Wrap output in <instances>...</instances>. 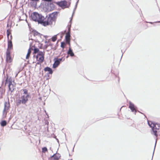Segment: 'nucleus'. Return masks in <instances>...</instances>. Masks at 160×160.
I'll return each mask as SVG.
<instances>
[{"instance_id":"1","label":"nucleus","mask_w":160,"mask_h":160,"mask_svg":"<svg viewBox=\"0 0 160 160\" xmlns=\"http://www.w3.org/2000/svg\"><path fill=\"white\" fill-rule=\"evenodd\" d=\"M43 16L38 12H34L31 14L30 18L32 21L37 22L38 23L39 21L41 19Z\"/></svg>"},{"instance_id":"2","label":"nucleus","mask_w":160,"mask_h":160,"mask_svg":"<svg viewBox=\"0 0 160 160\" xmlns=\"http://www.w3.org/2000/svg\"><path fill=\"white\" fill-rule=\"evenodd\" d=\"M160 129V124L157 123H153V126L152 127V130L153 132L152 134H154L156 137H157V130Z\"/></svg>"},{"instance_id":"3","label":"nucleus","mask_w":160,"mask_h":160,"mask_svg":"<svg viewBox=\"0 0 160 160\" xmlns=\"http://www.w3.org/2000/svg\"><path fill=\"white\" fill-rule=\"evenodd\" d=\"M43 1L47 2V4L48 5L47 8L48 10L51 11L54 9V5L53 3V0H44Z\"/></svg>"},{"instance_id":"4","label":"nucleus","mask_w":160,"mask_h":160,"mask_svg":"<svg viewBox=\"0 0 160 160\" xmlns=\"http://www.w3.org/2000/svg\"><path fill=\"white\" fill-rule=\"evenodd\" d=\"M5 81V84H6L7 83L9 82V84L8 85L9 90L12 92L13 91L14 89L15 88V85L12 83L11 81H8V78L6 79Z\"/></svg>"},{"instance_id":"5","label":"nucleus","mask_w":160,"mask_h":160,"mask_svg":"<svg viewBox=\"0 0 160 160\" xmlns=\"http://www.w3.org/2000/svg\"><path fill=\"white\" fill-rule=\"evenodd\" d=\"M56 3L59 7L62 8H66V7L67 5V2L66 0H64L60 1L57 2H56Z\"/></svg>"},{"instance_id":"6","label":"nucleus","mask_w":160,"mask_h":160,"mask_svg":"<svg viewBox=\"0 0 160 160\" xmlns=\"http://www.w3.org/2000/svg\"><path fill=\"white\" fill-rule=\"evenodd\" d=\"M129 108L130 109L132 112H135V114H136V113L137 111V107L130 101L129 102Z\"/></svg>"},{"instance_id":"7","label":"nucleus","mask_w":160,"mask_h":160,"mask_svg":"<svg viewBox=\"0 0 160 160\" xmlns=\"http://www.w3.org/2000/svg\"><path fill=\"white\" fill-rule=\"evenodd\" d=\"M70 33L69 32V31L67 32L65 36V40L66 43L69 46H70Z\"/></svg>"},{"instance_id":"8","label":"nucleus","mask_w":160,"mask_h":160,"mask_svg":"<svg viewBox=\"0 0 160 160\" xmlns=\"http://www.w3.org/2000/svg\"><path fill=\"white\" fill-rule=\"evenodd\" d=\"M61 157V155L59 153H57V152L55 153H54L53 155L51 156L50 158H52L54 160H58Z\"/></svg>"},{"instance_id":"9","label":"nucleus","mask_w":160,"mask_h":160,"mask_svg":"<svg viewBox=\"0 0 160 160\" xmlns=\"http://www.w3.org/2000/svg\"><path fill=\"white\" fill-rule=\"evenodd\" d=\"M45 19V18L44 16H43L41 19L39 21L38 23L41 24L44 26H46L47 25H49V24L48 23V22H47V20L45 21H44Z\"/></svg>"},{"instance_id":"10","label":"nucleus","mask_w":160,"mask_h":160,"mask_svg":"<svg viewBox=\"0 0 160 160\" xmlns=\"http://www.w3.org/2000/svg\"><path fill=\"white\" fill-rule=\"evenodd\" d=\"M58 12H54L51 13L49 14L48 15L49 18H51V19H53L55 21L56 17L57 16Z\"/></svg>"},{"instance_id":"11","label":"nucleus","mask_w":160,"mask_h":160,"mask_svg":"<svg viewBox=\"0 0 160 160\" xmlns=\"http://www.w3.org/2000/svg\"><path fill=\"white\" fill-rule=\"evenodd\" d=\"M32 34L34 37L35 36H38L40 38H41V36L42 35V34L38 32V31L35 30H32Z\"/></svg>"},{"instance_id":"12","label":"nucleus","mask_w":160,"mask_h":160,"mask_svg":"<svg viewBox=\"0 0 160 160\" xmlns=\"http://www.w3.org/2000/svg\"><path fill=\"white\" fill-rule=\"evenodd\" d=\"M9 108V103L8 102H5L4 104V108L3 111V114H4V112L6 110H8Z\"/></svg>"},{"instance_id":"13","label":"nucleus","mask_w":160,"mask_h":160,"mask_svg":"<svg viewBox=\"0 0 160 160\" xmlns=\"http://www.w3.org/2000/svg\"><path fill=\"white\" fill-rule=\"evenodd\" d=\"M54 62L53 64L52 67L54 68H57L60 64V62L57 59L54 58Z\"/></svg>"},{"instance_id":"14","label":"nucleus","mask_w":160,"mask_h":160,"mask_svg":"<svg viewBox=\"0 0 160 160\" xmlns=\"http://www.w3.org/2000/svg\"><path fill=\"white\" fill-rule=\"evenodd\" d=\"M44 71L45 72H48L50 74H52L53 73V71L52 68L48 67H47L44 68Z\"/></svg>"},{"instance_id":"15","label":"nucleus","mask_w":160,"mask_h":160,"mask_svg":"<svg viewBox=\"0 0 160 160\" xmlns=\"http://www.w3.org/2000/svg\"><path fill=\"white\" fill-rule=\"evenodd\" d=\"M21 98L23 104H25L28 101V99L25 98L24 95H22L21 96Z\"/></svg>"},{"instance_id":"16","label":"nucleus","mask_w":160,"mask_h":160,"mask_svg":"<svg viewBox=\"0 0 160 160\" xmlns=\"http://www.w3.org/2000/svg\"><path fill=\"white\" fill-rule=\"evenodd\" d=\"M67 54L70 56L72 57L75 56L72 50L70 47H69V49L67 52Z\"/></svg>"},{"instance_id":"17","label":"nucleus","mask_w":160,"mask_h":160,"mask_svg":"<svg viewBox=\"0 0 160 160\" xmlns=\"http://www.w3.org/2000/svg\"><path fill=\"white\" fill-rule=\"evenodd\" d=\"M13 45L12 40H8V47L7 49H12Z\"/></svg>"},{"instance_id":"18","label":"nucleus","mask_w":160,"mask_h":160,"mask_svg":"<svg viewBox=\"0 0 160 160\" xmlns=\"http://www.w3.org/2000/svg\"><path fill=\"white\" fill-rule=\"evenodd\" d=\"M51 18H49L48 17V18L47 21L48 22V23L49 25H51L52 24L53 22H55V21H54L53 19H51Z\"/></svg>"},{"instance_id":"19","label":"nucleus","mask_w":160,"mask_h":160,"mask_svg":"<svg viewBox=\"0 0 160 160\" xmlns=\"http://www.w3.org/2000/svg\"><path fill=\"white\" fill-rule=\"evenodd\" d=\"M31 52V50L30 48H29L28 50V52L26 56V59H28L29 58L30 54Z\"/></svg>"},{"instance_id":"20","label":"nucleus","mask_w":160,"mask_h":160,"mask_svg":"<svg viewBox=\"0 0 160 160\" xmlns=\"http://www.w3.org/2000/svg\"><path fill=\"white\" fill-rule=\"evenodd\" d=\"M6 61L7 62H11L12 58L10 55L6 56Z\"/></svg>"},{"instance_id":"21","label":"nucleus","mask_w":160,"mask_h":160,"mask_svg":"<svg viewBox=\"0 0 160 160\" xmlns=\"http://www.w3.org/2000/svg\"><path fill=\"white\" fill-rule=\"evenodd\" d=\"M32 47H34V49H33L34 52H33V53L36 54V53H38V52L39 51V49L37 48L34 46H32Z\"/></svg>"},{"instance_id":"22","label":"nucleus","mask_w":160,"mask_h":160,"mask_svg":"<svg viewBox=\"0 0 160 160\" xmlns=\"http://www.w3.org/2000/svg\"><path fill=\"white\" fill-rule=\"evenodd\" d=\"M7 124V122L6 120H2L1 122V125L2 127H4Z\"/></svg>"},{"instance_id":"23","label":"nucleus","mask_w":160,"mask_h":160,"mask_svg":"<svg viewBox=\"0 0 160 160\" xmlns=\"http://www.w3.org/2000/svg\"><path fill=\"white\" fill-rule=\"evenodd\" d=\"M55 59H57L60 62V63L61 62H63L65 60V58L64 57H62L61 58H55Z\"/></svg>"},{"instance_id":"24","label":"nucleus","mask_w":160,"mask_h":160,"mask_svg":"<svg viewBox=\"0 0 160 160\" xmlns=\"http://www.w3.org/2000/svg\"><path fill=\"white\" fill-rule=\"evenodd\" d=\"M59 34H57V35H55L53 36L52 38V42H55L57 39V35H58Z\"/></svg>"},{"instance_id":"25","label":"nucleus","mask_w":160,"mask_h":160,"mask_svg":"<svg viewBox=\"0 0 160 160\" xmlns=\"http://www.w3.org/2000/svg\"><path fill=\"white\" fill-rule=\"evenodd\" d=\"M148 125L152 128V126H153V124L154 122H152V121H148Z\"/></svg>"},{"instance_id":"26","label":"nucleus","mask_w":160,"mask_h":160,"mask_svg":"<svg viewBox=\"0 0 160 160\" xmlns=\"http://www.w3.org/2000/svg\"><path fill=\"white\" fill-rule=\"evenodd\" d=\"M65 42H61L60 46L63 49L65 47Z\"/></svg>"},{"instance_id":"27","label":"nucleus","mask_w":160,"mask_h":160,"mask_svg":"<svg viewBox=\"0 0 160 160\" xmlns=\"http://www.w3.org/2000/svg\"><path fill=\"white\" fill-rule=\"evenodd\" d=\"M38 55L39 56H44V52H43L42 51H39L38 53Z\"/></svg>"},{"instance_id":"28","label":"nucleus","mask_w":160,"mask_h":160,"mask_svg":"<svg viewBox=\"0 0 160 160\" xmlns=\"http://www.w3.org/2000/svg\"><path fill=\"white\" fill-rule=\"evenodd\" d=\"M44 59V56H41L39 58L38 61H40L41 62H43Z\"/></svg>"},{"instance_id":"29","label":"nucleus","mask_w":160,"mask_h":160,"mask_svg":"<svg viewBox=\"0 0 160 160\" xmlns=\"http://www.w3.org/2000/svg\"><path fill=\"white\" fill-rule=\"evenodd\" d=\"M10 34H11V32H9V29H8L7 31V38H8V40H9V36Z\"/></svg>"},{"instance_id":"30","label":"nucleus","mask_w":160,"mask_h":160,"mask_svg":"<svg viewBox=\"0 0 160 160\" xmlns=\"http://www.w3.org/2000/svg\"><path fill=\"white\" fill-rule=\"evenodd\" d=\"M22 103V101L21 99H18L17 102V105L18 106L21 103Z\"/></svg>"},{"instance_id":"31","label":"nucleus","mask_w":160,"mask_h":160,"mask_svg":"<svg viewBox=\"0 0 160 160\" xmlns=\"http://www.w3.org/2000/svg\"><path fill=\"white\" fill-rule=\"evenodd\" d=\"M10 49H7V51L6 52V56L10 55Z\"/></svg>"},{"instance_id":"32","label":"nucleus","mask_w":160,"mask_h":160,"mask_svg":"<svg viewBox=\"0 0 160 160\" xmlns=\"http://www.w3.org/2000/svg\"><path fill=\"white\" fill-rule=\"evenodd\" d=\"M48 151L47 148L46 147H43L42 148V152H45Z\"/></svg>"},{"instance_id":"33","label":"nucleus","mask_w":160,"mask_h":160,"mask_svg":"<svg viewBox=\"0 0 160 160\" xmlns=\"http://www.w3.org/2000/svg\"><path fill=\"white\" fill-rule=\"evenodd\" d=\"M22 90L23 92V94H26L28 93V91L27 89H23Z\"/></svg>"},{"instance_id":"34","label":"nucleus","mask_w":160,"mask_h":160,"mask_svg":"<svg viewBox=\"0 0 160 160\" xmlns=\"http://www.w3.org/2000/svg\"><path fill=\"white\" fill-rule=\"evenodd\" d=\"M157 139H156V141H155V146H154V151H153V155H152V158H153V154H154V152L155 148V147H156V143H157Z\"/></svg>"},{"instance_id":"35","label":"nucleus","mask_w":160,"mask_h":160,"mask_svg":"<svg viewBox=\"0 0 160 160\" xmlns=\"http://www.w3.org/2000/svg\"><path fill=\"white\" fill-rule=\"evenodd\" d=\"M74 12H75V11H73V13H72V17L71 18V19H70V21H69V22H71V21H72V17L73 15L74 14Z\"/></svg>"},{"instance_id":"36","label":"nucleus","mask_w":160,"mask_h":160,"mask_svg":"<svg viewBox=\"0 0 160 160\" xmlns=\"http://www.w3.org/2000/svg\"><path fill=\"white\" fill-rule=\"evenodd\" d=\"M71 23L69 27H68V32L69 31V32L70 33V28L71 27V22H70Z\"/></svg>"},{"instance_id":"37","label":"nucleus","mask_w":160,"mask_h":160,"mask_svg":"<svg viewBox=\"0 0 160 160\" xmlns=\"http://www.w3.org/2000/svg\"><path fill=\"white\" fill-rule=\"evenodd\" d=\"M78 1L76 3V5L75 6V7L73 9V11H75L76 9V8L77 7V3H78Z\"/></svg>"},{"instance_id":"38","label":"nucleus","mask_w":160,"mask_h":160,"mask_svg":"<svg viewBox=\"0 0 160 160\" xmlns=\"http://www.w3.org/2000/svg\"><path fill=\"white\" fill-rule=\"evenodd\" d=\"M49 74H50V73H49L48 72L47 73L46 76V77H47V79H48L49 78Z\"/></svg>"},{"instance_id":"39","label":"nucleus","mask_w":160,"mask_h":160,"mask_svg":"<svg viewBox=\"0 0 160 160\" xmlns=\"http://www.w3.org/2000/svg\"><path fill=\"white\" fill-rule=\"evenodd\" d=\"M27 95L25 96V98H28L29 97H30V95L28 94H26Z\"/></svg>"},{"instance_id":"40","label":"nucleus","mask_w":160,"mask_h":160,"mask_svg":"<svg viewBox=\"0 0 160 160\" xmlns=\"http://www.w3.org/2000/svg\"><path fill=\"white\" fill-rule=\"evenodd\" d=\"M70 4H71V2H69L68 5H67L66 7V8H68L69 7V6H70Z\"/></svg>"},{"instance_id":"41","label":"nucleus","mask_w":160,"mask_h":160,"mask_svg":"<svg viewBox=\"0 0 160 160\" xmlns=\"http://www.w3.org/2000/svg\"><path fill=\"white\" fill-rule=\"evenodd\" d=\"M48 44H47V45H45L44 46V48L45 49H47L48 47Z\"/></svg>"},{"instance_id":"42","label":"nucleus","mask_w":160,"mask_h":160,"mask_svg":"<svg viewBox=\"0 0 160 160\" xmlns=\"http://www.w3.org/2000/svg\"><path fill=\"white\" fill-rule=\"evenodd\" d=\"M48 46H52V44L50 43L48 45Z\"/></svg>"},{"instance_id":"43","label":"nucleus","mask_w":160,"mask_h":160,"mask_svg":"<svg viewBox=\"0 0 160 160\" xmlns=\"http://www.w3.org/2000/svg\"><path fill=\"white\" fill-rule=\"evenodd\" d=\"M41 63L40 61H38V62H37V64H39Z\"/></svg>"},{"instance_id":"44","label":"nucleus","mask_w":160,"mask_h":160,"mask_svg":"<svg viewBox=\"0 0 160 160\" xmlns=\"http://www.w3.org/2000/svg\"><path fill=\"white\" fill-rule=\"evenodd\" d=\"M45 123H46V124H47V126H48V122L47 121H45Z\"/></svg>"},{"instance_id":"45","label":"nucleus","mask_w":160,"mask_h":160,"mask_svg":"<svg viewBox=\"0 0 160 160\" xmlns=\"http://www.w3.org/2000/svg\"><path fill=\"white\" fill-rule=\"evenodd\" d=\"M38 56H39V55H38V54H37V56H36V58L37 59H38Z\"/></svg>"},{"instance_id":"46","label":"nucleus","mask_w":160,"mask_h":160,"mask_svg":"<svg viewBox=\"0 0 160 160\" xmlns=\"http://www.w3.org/2000/svg\"><path fill=\"white\" fill-rule=\"evenodd\" d=\"M12 39V35H11V36H10V40H11Z\"/></svg>"},{"instance_id":"47","label":"nucleus","mask_w":160,"mask_h":160,"mask_svg":"<svg viewBox=\"0 0 160 160\" xmlns=\"http://www.w3.org/2000/svg\"><path fill=\"white\" fill-rule=\"evenodd\" d=\"M148 23H151V24H152L153 23V22H148Z\"/></svg>"},{"instance_id":"48","label":"nucleus","mask_w":160,"mask_h":160,"mask_svg":"<svg viewBox=\"0 0 160 160\" xmlns=\"http://www.w3.org/2000/svg\"><path fill=\"white\" fill-rule=\"evenodd\" d=\"M9 27V24H7V27Z\"/></svg>"},{"instance_id":"49","label":"nucleus","mask_w":160,"mask_h":160,"mask_svg":"<svg viewBox=\"0 0 160 160\" xmlns=\"http://www.w3.org/2000/svg\"><path fill=\"white\" fill-rule=\"evenodd\" d=\"M45 43H47L48 42L47 41H45Z\"/></svg>"},{"instance_id":"50","label":"nucleus","mask_w":160,"mask_h":160,"mask_svg":"<svg viewBox=\"0 0 160 160\" xmlns=\"http://www.w3.org/2000/svg\"><path fill=\"white\" fill-rule=\"evenodd\" d=\"M39 99L41 100V99H42V98L41 97H40L39 98Z\"/></svg>"},{"instance_id":"51","label":"nucleus","mask_w":160,"mask_h":160,"mask_svg":"<svg viewBox=\"0 0 160 160\" xmlns=\"http://www.w3.org/2000/svg\"><path fill=\"white\" fill-rule=\"evenodd\" d=\"M68 55L67 57H66V58H68Z\"/></svg>"},{"instance_id":"52","label":"nucleus","mask_w":160,"mask_h":160,"mask_svg":"<svg viewBox=\"0 0 160 160\" xmlns=\"http://www.w3.org/2000/svg\"><path fill=\"white\" fill-rule=\"evenodd\" d=\"M160 22V21H158V22Z\"/></svg>"},{"instance_id":"53","label":"nucleus","mask_w":160,"mask_h":160,"mask_svg":"<svg viewBox=\"0 0 160 160\" xmlns=\"http://www.w3.org/2000/svg\"><path fill=\"white\" fill-rule=\"evenodd\" d=\"M39 48H42V46H41V47H39Z\"/></svg>"},{"instance_id":"54","label":"nucleus","mask_w":160,"mask_h":160,"mask_svg":"<svg viewBox=\"0 0 160 160\" xmlns=\"http://www.w3.org/2000/svg\"><path fill=\"white\" fill-rule=\"evenodd\" d=\"M122 55H123V54H122V57H121V58H122Z\"/></svg>"},{"instance_id":"55","label":"nucleus","mask_w":160,"mask_h":160,"mask_svg":"<svg viewBox=\"0 0 160 160\" xmlns=\"http://www.w3.org/2000/svg\"><path fill=\"white\" fill-rule=\"evenodd\" d=\"M45 112L46 113V111H45Z\"/></svg>"},{"instance_id":"56","label":"nucleus","mask_w":160,"mask_h":160,"mask_svg":"<svg viewBox=\"0 0 160 160\" xmlns=\"http://www.w3.org/2000/svg\"><path fill=\"white\" fill-rule=\"evenodd\" d=\"M139 112H140V111H138ZM141 113H142L141 112H140Z\"/></svg>"},{"instance_id":"57","label":"nucleus","mask_w":160,"mask_h":160,"mask_svg":"<svg viewBox=\"0 0 160 160\" xmlns=\"http://www.w3.org/2000/svg\"><path fill=\"white\" fill-rule=\"evenodd\" d=\"M68 160H72V159H71Z\"/></svg>"},{"instance_id":"58","label":"nucleus","mask_w":160,"mask_h":160,"mask_svg":"<svg viewBox=\"0 0 160 160\" xmlns=\"http://www.w3.org/2000/svg\"><path fill=\"white\" fill-rule=\"evenodd\" d=\"M74 148V147L73 148ZM74 148H73V151Z\"/></svg>"}]
</instances>
